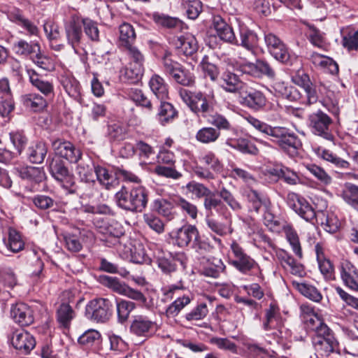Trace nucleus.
<instances>
[{"label":"nucleus","instance_id":"1","mask_svg":"<svg viewBox=\"0 0 358 358\" xmlns=\"http://www.w3.org/2000/svg\"><path fill=\"white\" fill-rule=\"evenodd\" d=\"M246 120L254 128L269 136L272 141L292 157L297 155L298 150L302 146L298 136L286 127H271L252 116L247 117Z\"/></svg>","mask_w":358,"mask_h":358},{"label":"nucleus","instance_id":"2","mask_svg":"<svg viewBox=\"0 0 358 358\" xmlns=\"http://www.w3.org/2000/svg\"><path fill=\"white\" fill-rule=\"evenodd\" d=\"M300 79L309 104L316 103L319 100L333 115H338L339 114L338 103L331 99L333 92L324 83L322 82L315 85L310 83L309 77L306 73H302Z\"/></svg>","mask_w":358,"mask_h":358},{"label":"nucleus","instance_id":"3","mask_svg":"<svg viewBox=\"0 0 358 358\" xmlns=\"http://www.w3.org/2000/svg\"><path fill=\"white\" fill-rule=\"evenodd\" d=\"M115 197L120 208L131 212H142L148 201L147 189L140 185L131 189L122 187Z\"/></svg>","mask_w":358,"mask_h":358},{"label":"nucleus","instance_id":"4","mask_svg":"<svg viewBox=\"0 0 358 358\" xmlns=\"http://www.w3.org/2000/svg\"><path fill=\"white\" fill-rule=\"evenodd\" d=\"M178 94L182 101L194 113H207L215 103V94L213 90L208 93L201 92H192L185 88L180 87Z\"/></svg>","mask_w":358,"mask_h":358},{"label":"nucleus","instance_id":"5","mask_svg":"<svg viewBox=\"0 0 358 358\" xmlns=\"http://www.w3.org/2000/svg\"><path fill=\"white\" fill-rule=\"evenodd\" d=\"M125 50L131 61L128 66L120 72V78L124 82L135 83L142 77L144 71V57L136 46H125Z\"/></svg>","mask_w":358,"mask_h":358},{"label":"nucleus","instance_id":"6","mask_svg":"<svg viewBox=\"0 0 358 358\" xmlns=\"http://www.w3.org/2000/svg\"><path fill=\"white\" fill-rule=\"evenodd\" d=\"M232 257L230 264L243 274L250 272L257 273L259 271L258 264L250 256L247 255L243 248L235 241L230 245Z\"/></svg>","mask_w":358,"mask_h":358},{"label":"nucleus","instance_id":"7","mask_svg":"<svg viewBox=\"0 0 358 358\" xmlns=\"http://www.w3.org/2000/svg\"><path fill=\"white\" fill-rule=\"evenodd\" d=\"M331 124V118L320 110L308 116V127L311 132L328 141L334 139L330 129Z\"/></svg>","mask_w":358,"mask_h":358},{"label":"nucleus","instance_id":"8","mask_svg":"<svg viewBox=\"0 0 358 358\" xmlns=\"http://www.w3.org/2000/svg\"><path fill=\"white\" fill-rule=\"evenodd\" d=\"M112 303L103 298L94 299L89 301L85 307V316L97 322H105L112 314Z\"/></svg>","mask_w":358,"mask_h":358},{"label":"nucleus","instance_id":"9","mask_svg":"<svg viewBox=\"0 0 358 358\" xmlns=\"http://www.w3.org/2000/svg\"><path fill=\"white\" fill-rule=\"evenodd\" d=\"M50 172L52 176L64 189L69 192H73V187L76 185L73 174L60 160H52L49 166Z\"/></svg>","mask_w":358,"mask_h":358},{"label":"nucleus","instance_id":"10","mask_svg":"<svg viewBox=\"0 0 358 358\" xmlns=\"http://www.w3.org/2000/svg\"><path fill=\"white\" fill-rule=\"evenodd\" d=\"M170 238L173 245L180 248H185L199 237V233L194 225L185 224L179 228L173 229L169 234Z\"/></svg>","mask_w":358,"mask_h":358},{"label":"nucleus","instance_id":"11","mask_svg":"<svg viewBox=\"0 0 358 358\" xmlns=\"http://www.w3.org/2000/svg\"><path fill=\"white\" fill-rule=\"evenodd\" d=\"M52 147L57 156L66 159L71 163H77L82 156L80 150L70 141L57 138L52 142Z\"/></svg>","mask_w":358,"mask_h":358},{"label":"nucleus","instance_id":"12","mask_svg":"<svg viewBox=\"0 0 358 358\" xmlns=\"http://www.w3.org/2000/svg\"><path fill=\"white\" fill-rule=\"evenodd\" d=\"M287 202L288 206L305 220L312 221L315 219V210L303 197L290 192L287 194Z\"/></svg>","mask_w":358,"mask_h":358},{"label":"nucleus","instance_id":"13","mask_svg":"<svg viewBox=\"0 0 358 358\" xmlns=\"http://www.w3.org/2000/svg\"><path fill=\"white\" fill-rule=\"evenodd\" d=\"M157 329V324L145 315H136L130 325L131 334L144 338L150 337Z\"/></svg>","mask_w":358,"mask_h":358},{"label":"nucleus","instance_id":"14","mask_svg":"<svg viewBox=\"0 0 358 358\" xmlns=\"http://www.w3.org/2000/svg\"><path fill=\"white\" fill-rule=\"evenodd\" d=\"M240 95L241 103L252 110H259L266 106V99L259 90L245 87Z\"/></svg>","mask_w":358,"mask_h":358},{"label":"nucleus","instance_id":"15","mask_svg":"<svg viewBox=\"0 0 358 358\" xmlns=\"http://www.w3.org/2000/svg\"><path fill=\"white\" fill-rule=\"evenodd\" d=\"M10 317L13 321L20 326H28L34 322V315L31 308L26 303H17L10 308Z\"/></svg>","mask_w":358,"mask_h":358},{"label":"nucleus","instance_id":"16","mask_svg":"<svg viewBox=\"0 0 358 358\" xmlns=\"http://www.w3.org/2000/svg\"><path fill=\"white\" fill-rule=\"evenodd\" d=\"M11 344L16 350L24 354H28L35 347L36 341L34 336L29 332L17 330L13 334Z\"/></svg>","mask_w":358,"mask_h":358},{"label":"nucleus","instance_id":"17","mask_svg":"<svg viewBox=\"0 0 358 358\" xmlns=\"http://www.w3.org/2000/svg\"><path fill=\"white\" fill-rule=\"evenodd\" d=\"M313 345L317 356L328 357L331 354L339 353V345L335 337L312 338Z\"/></svg>","mask_w":358,"mask_h":358},{"label":"nucleus","instance_id":"18","mask_svg":"<svg viewBox=\"0 0 358 358\" xmlns=\"http://www.w3.org/2000/svg\"><path fill=\"white\" fill-rule=\"evenodd\" d=\"M341 276L345 286L352 291L358 292V271L348 260L341 262Z\"/></svg>","mask_w":358,"mask_h":358},{"label":"nucleus","instance_id":"19","mask_svg":"<svg viewBox=\"0 0 358 358\" xmlns=\"http://www.w3.org/2000/svg\"><path fill=\"white\" fill-rule=\"evenodd\" d=\"M244 196L247 199L248 207L250 211H254L259 214L271 206L270 201L267 198L260 195L255 190H246Z\"/></svg>","mask_w":358,"mask_h":358},{"label":"nucleus","instance_id":"20","mask_svg":"<svg viewBox=\"0 0 358 358\" xmlns=\"http://www.w3.org/2000/svg\"><path fill=\"white\" fill-rule=\"evenodd\" d=\"M276 257L282 266L292 274L300 277L305 274L303 266L297 262L294 257L285 250H278L276 252Z\"/></svg>","mask_w":358,"mask_h":358},{"label":"nucleus","instance_id":"21","mask_svg":"<svg viewBox=\"0 0 358 358\" xmlns=\"http://www.w3.org/2000/svg\"><path fill=\"white\" fill-rule=\"evenodd\" d=\"M94 173L98 182L106 189H112L118 185L117 178L110 169L98 165L94 167Z\"/></svg>","mask_w":358,"mask_h":358},{"label":"nucleus","instance_id":"22","mask_svg":"<svg viewBox=\"0 0 358 358\" xmlns=\"http://www.w3.org/2000/svg\"><path fill=\"white\" fill-rule=\"evenodd\" d=\"M27 73L29 76V82L31 85L42 93V96L50 97L54 94V86L52 83L43 79L42 76L39 75L36 71L28 69Z\"/></svg>","mask_w":358,"mask_h":358},{"label":"nucleus","instance_id":"23","mask_svg":"<svg viewBox=\"0 0 358 358\" xmlns=\"http://www.w3.org/2000/svg\"><path fill=\"white\" fill-rule=\"evenodd\" d=\"M213 29L215 31L214 36L223 43H232L235 39V35L232 28L227 24L222 17L217 16L213 20Z\"/></svg>","mask_w":358,"mask_h":358},{"label":"nucleus","instance_id":"24","mask_svg":"<svg viewBox=\"0 0 358 358\" xmlns=\"http://www.w3.org/2000/svg\"><path fill=\"white\" fill-rule=\"evenodd\" d=\"M282 327V319L279 308L274 303H271L269 308L266 310L265 320L263 322V329L265 331L279 329Z\"/></svg>","mask_w":358,"mask_h":358},{"label":"nucleus","instance_id":"25","mask_svg":"<svg viewBox=\"0 0 358 358\" xmlns=\"http://www.w3.org/2000/svg\"><path fill=\"white\" fill-rule=\"evenodd\" d=\"M310 60L315 66L320 67L325 72L329 73L332 75H337L338 73V65L331 57L317 52H313L310 55Z\"/></svg>","mask_w":358,"mask_h":358},{"label":"nucleus","instance_id":"26","mask_svg":"<svg viewBox=\"0 0 358 358\" xmlns=\"http://www.w3.org/2000/svg\"><path fill=\"white\" fill-rule=\"evenodd\" d=\"M221 82V87L226 92L231 93L238 92L241 94L246 87L236 74L229 71L223 73Z\"/></svg>","mask_w":358,"mask_h":358},{"label":"nucleus","instance_id":"27","mask_svg":"<svg viewBox=\"0 0 358 358\" xmlns=\"http://www.w3.org/2000/svg\"><path fill=\"white\" fill-rule=\"evenodd\" d=\"M2 241L6 248L13 252H18L24 248V243L20 233L11 227L6 231Z\"/></svg>","mask_w":358,"mask_h":358},{"label":"nucleus","instance_id":"28","mask_svg":"<svg viewBox=\"0 0 358 358\" xmlns=\"http://www.w3.org/2000/svg\"><path fill=\"white\" fill-rule=\"evenodd\" d=\"M175 206V202L172 203L164 199H157L153 202V210L168 221H171L173 220L177 215L174 209Z\"/></svg>","mask_w":358,"mask_h":358},{"label":"nucleus","instance_id":"29","mask_svg":"<svg viewBox=\"0 0 358 358\" xmlns=\"http://www.w3.org/2000/svg\"><path fill=\"white\" fill-rule=\"evenodd\" d=\"M24 105L34 112L43 111L48 106L47 97L36 93H30L22 96Z\"/></svg>","mask_w":358,"mask_h":358},{"label":"nucleus","instance_id":"30","mask_svg":"<svg viewBox=\"0 0 358 358\" xmlns=\"http://www.w3.org/2000/svg\"><path fill=\"white\" fill-rule=\"evenodd\" d=\"M81 20L78 17L73 16L66 25V36L69 42L73 44L80 42L82 35Z\"/></svg>","mask_w":358,"mask_h":358},{"label":"nucleus","instance_id":"31","mask_svg":"<svg viewBox=\"0 0 358 358\" xmlns=\"http://www.w3.org/2000/svg\"><path fill=\"white\" fill-rule=\"evenodd\" d=\"M205 222L208 228L213 233L220 236H224L228 234H231L234 229L231 227V222L229 221L227 224L222 223L218 220L210 217L209 214H207Z\"/></svg>","mask_w":358,"mask_h":358},{"label":"nucleus","instance_id":"32","mask_svg":"<svg viewBox=\"0 0 358 358\" xmlns=\"http://www.w3.org/2000/svg\"><path fill=\"white\" fill-rule=\"evenodd\" d=\"M152 19L157 26L163 28L182 29L183 25V22L180 19L164 13H154Z\"/></svg>","mask_w":358,"mask_h":358},{"label":"nucleus","instance_id":"33","mask_svg":"<svg viewBox=\"0 0 358 358\" xmlns=\"http://www.w3.org/2000/svg\"><path fill=\"white\" fill-rule=\"evenodd\" d=\"M75 316L74 310L67 303L61 304L57 310V321L60 327L66 329H69L71 321Z\"/></svg>","mask_w":358,"mask_h":358},{"label":"nucleus","instance_id":"34","mask_svg":"<svg viewBox=\"0 0 358 358\" xmlns=\"http://www.w3.org/2000/svg\"><path fill=\"white\" fill-rule=\"evenodd\" d=\"M48 152L46 145L43 142H38L31 145L27 150V157L30 162L41 164L43 162Z\"/></svg>","mask_w":358,"mask_h":358},{"label":"nucleus","instance_id":"35","mask_svg":"<svg viewBox=\"0 0 358 358\" xmlns=\"http://www.w3.org/2000/svg\"><path fill=\"white\" fill-rule=\"evenodd\" d=\"M184 259V255L182 254H179L177 255L176 257H173L171 259L159 257L157 262L158 267L162 272L165 273H170L176 271L177 263H180L183 268L185 267Z\"/></svg>","mask_w":358,"mask_h":358},{"label":"nucleus","instance_id":"36","mask_svg":"<svg viewBox=\"0 0 358 358\" xmlns=\"http://www.w3.org/2000/svg\"><path fill=\"white\" fill-rule=\"evenodd\" d=\"M226 145L231 148L237 149L243 153L256 155L258 152L257 148L254 144L250 142L248 139L243 138H228L226 140Z\"/></svg>","mask_w":358,"mask_h":358},{"label":"nucleus","instance_id":"37","mask_svg":"<svg viewBox=\"0 0 358 358\" xmlns=\"http://www.w3.org/2000/svg\"><path fill=\"white\" fill-rule=\"evenodd\" d=\"M90 160L88 162H81L78 164L76 173L80 178L81 181L86 183H94V167Z\"/></svg>","mask_w":358,"mask_h":358},{"label":"nucleus","instance_id":"38","mask_svg":"<svg viewBox=\"0 0 358 358\" xmlns=\"http://www.w3.org/2000/svg\"><path fill=\"white\" fill-rule=\"evenodd\" d=\"M20 176L23 179L34 181L36 183L42 182L45 173L41 168L34 166L22 167L17 169Z\"/></svg>","mask_w":358,"mask_h":358},{"label":"nucleus","instance_id":"39","mask_svg":"<svg viewBox=\"0 0 358 358\" xmlns=\"http://www.w3.org/2000/svg\"><path fill=\"white\" fill-rule=\"evenodd\" d=\"M102 234L115 238H120L124 234L122 225L115 220H103V224L98 226Z\"/></svg>","mask_w":358,"mask_h":358},{"label":"nucleus","instance_id":"40","mask_svg":"<svg viewBox=\"0 0 358 358\" xmlns=\"http://www.w3.org/2000/svg\"><path fill=\"white\" fill-rule=\"evenodd\" d=\"M149 85L152 92L159 99L163 100L168 97V85L159 76L154 75L149 82Z\"/></svg>","mask_w":358,"mask_h":358},{"label":"nucleus","instance_id":"41","mask_svg":"<svg viewBox=\"0 0 358 358\" xmlns=\"http://www.w3.org/2000/svg\"><path fill=\"white\" fill-rule=\"evenodd\" d=\"M225 268L226 266L221 259L213 257L209 259L208 264L203 268L202 274L207 277L217 278L220 273L224 271Z\"/></svg>","mask_w":358,"mask_h":358},{"label":"nucleus","instance_id":"42","mask_svg":"<svg viewBox=\"0 0 358 358\" xmlns=\"http://www.w3.org/2000/svg\"><path fill=\"white\" fill-rule=\"evenodd\" d=\"M62 236L65 247L69 251L78 252L82 250L83 238L80 232L78 234L65 232Z\"/></svg>","mask_w":358,"mask_h":358},{"label":"nucleus","instance_id":"43","mask_svg":"<svg viewBox=\"0 0 358 358\" xmlns=\"http://www.w3.org/2000/svg\"><path fill=\"white\" fill-rule=\"evenodd\" d=\"M220 136V131L215 127H204L196 132L195 138L203 144H209L215 142Z\"/></svg>","mask_w":358,"mask_h":358},{"label":"nucleus","instance_id":"44","mask_svg":"<svg viewBox=\"0 0 358 358\" xmlns=\"http://www.w3.org/2000/svg\"><path fill=\"white\" fill-rule=\"evenodd\" d=\"M296 289L305 297L315 302H320L322 299L320 292L314 286L305 282H293Z\"/></svg>","mask_w":358,"mask_h":358},{"label":"nucleus","instance_id":"45","mask_svg":"<svg viewBox=\"0 0 358 358\" xmlns=\"http://www.w3.org/2000/svg\"><path fill=\"white\" fill-rule=\"evenodd\" d=\"M158 120L162 125L172 122L178 115V112L172 104L168 102H162L159 112Z\"/></svg>","mask_w":358,"mask_h":358},{"label":"nucleus","instance_id":"46","mask_svg":"<svg viewBox=\"0 0 358 358\" xmlns=\"http://www.w3.org/2000/svg\"><path fill=\"white\" fill-rule=\"evenodd\" d=\"M203 208L210 215L213 213V210H215L217 213L221 214L227 209L226 206L222 200L217 199L215 194L212 192L205 197L203 200Z\"/></svg>","mask_w":358,"mask_h":358},{"label":"nucleus","instance_id":"47","mask_svg":"<svg viewBox=\"0 0 358 358\" xmlns=\"http://www.w3.org/2000/svg\"><path fill=\"white\" fill-rule=\"evenodd\" d=\"M116 308L118 321L123 323L127 320L131 312L136 308V304L124 299L117 300Z\"/></svg>","mask_w":358,"mask_h":358},{"label":"nucleus","instance_id":"48","mask_svg":"<svg viewBox=\"0 0 358 358\" xmlns=\"http://www.w3.org/2000/svg\"><path fill=\"white\" fill-rule=\"evenodd\" d=\"M190 302L191 299L187 295H183L181 297L178 296L166 308V315L169 317L177 316L179 313Z\"/></svg>","mask_w":358,"mask_h":358},{"label":"nucleus","instance_id":"49","mask_svg":"<svg viewBox=\"0 0 358 358\" xmlns=\"http://www.w3.org/2000/svg\"><path fill=\"white\" fill-rule=\"evenodd\" d=\"M175 205L180 209L182 213L192 220H196L198 216V208L196 205L179 196L175 200Z\"/></svg>","mask_w":358,"mask_h":358},{"label":"nucleus","instance_id":"50","mask_svg":"<svg viewBox=\"0 0 358 358\" xmlns=\"http://www.w3.org/2000/svg\"><path fill=\"white\" fill-rule=\"evenodd\" d=\"M287 241L289 243L293 252L299 258L302 257V251L298 235L295 230L290 226L283 227Z\"/></svg>","mask_w":358,"mask_h":358},{"label":"nucleus","instance_id":"51","mask_svg":"<svg viewBox=\"0 0 358 358\" xmlns=\"http://www.w3.org/2000/svg\"><path fill=\"white\" fill-rule=\"evenodd\" d=\"M342 195L344 201L358 212V186L348 184Z\"/></svg>","mask_w":358,"mask_h":358},{"label":"nucleus","instance_id":"52","mask_svg":"<svg viewBox=\"0 0 358 358\" xmlns=\"http://www.w3.org/2000/svg\"><path fill=\"white\" fill-rule=\"evenodd\" d=\"M268 48L270 54L282 63L291 64L292 59L295 58L289 54L286 46H268Z\"/></svg>","mask_w":358,"mask_h":358},{"label":"nucleus","instance_id":"53","mask_svg":"<svg viewBox=\"0 0 358 358\" xmlns=\"http://www.w3.org/2000/svg\"><path fill=\"white\" fill-rule=\"evenodd\" d=\"M230 177L236 180H241L242 182L251 185L256 182L255 178L253 176L245 169L239 168L236 166H232L229 173Z\"/></svg>","mask_w":358,"mask_h":358},{"label":"nucleus","instance_id":"54","mask_svg":"<svg viewBox=\"0 0 358 358\" xmlns=\"http://www.w3.org/2000/svg\"><path fill=\"white\" fill-rule=\"evenodd\" d=\"M143 218L148 227L157 234H160L164 231V223L156 215L147 213L143 215Z\"/></svg>","mask_w":358,"mask_h":358},{"label":"nucleus","instance_id":"55","mask_svg":"<svg viewBox=\"0 0 358 358\" xmlns=\"http://www.w3.org/2000/svg\"><path fill=\"white\" fill-rule=\"evenodd\" d=\"M36 48L38 49L39 46H13V50L21 56H29L36 63L43 64V62L39 61L42 59V55L36 52V50L34 49Z\"/></svg>","mask_w":358,"mask_h":358},{"label":"nucleus","instance_id":"56","mask_svg":"<svg viewBox=\"0 0 358 358\" xmlns=\"http://www.w3.org/2000/svg\"><path fill=\"white\" fill-rule=\"evenodd\" d=\"M101 282L113 292L122 295H123L127 286L125 283L120 281L117 278L108 275L101 276Z\"/></svg>","mask_w":358,"mask_h":358},{"label":"nucleus","instance_id":"57","mask_svg":"<svg viewBox=\"0 0 358 358\" xmlns=\"http://www.w3.org/2000/svg\"><path fill=\"white\" fill-rule=\"evenodd\" d=\"M317 154L323 159L331 162L338 168L348 169L350 166L348 162L337 157L328 150L319 148Z\"/></svg>","mask_w":358,"mask_h":358},{"label":"nucleus","instance_id":"58","mask_svg":"<svg viewBox=\"0 0 358 358\" xmlns=\"http://www.w3.org/2000/svg\"><path fill=\"white\" fill-rule=\"evenodd\" d=\"M136 38V34L133 27L128 24L124 23L120 26V41L124 43V45H131Z\"/></svg>","mask_w":358,"mask_h":358},{"label":"nucleus","instance_id":"59","mask_svg":"<svg viewBox=\"0 0 358 358\" xmlns=\"http://www.w3.org/2000/svg\"><path fill=\"white\" fill-rule=\"evenodd\" d=\"M208 313V308L207 305L204 303H201L191 310L185 315L187 321H197L203 320L206 317Z\"/></svg>","mask_w":358,"mask_h":358},{"label":"nucleus","instance_id":"60","mask_svg":"<svg viewBox=\"0 0 358 358\" xmlns=\"http://www.w3.org/2000/svg\"><path fill=\"white\" fill-rule=\"evenodd\" d=\"M306 168L313 176H314L322 184L329 185L331 182V178L321 167L313 164H308L306 165Z\"/></svg>","mask_w":358,"mask_h":358},{"label":"nucleus","instance_id":"61","mask_svg":"<svg viewBox=\"0 0 358 358\" xmlns=\"http://www.w3.org/2000/svg\"><path fill=\"white\" fill-rule=\"evenodd\" d=\"M183 5L189 19H196L202 11V3L200 0H185Z\"/></svg>","mask_w":358,"mask_h":358},{"label":"nucleus","instance_id":"62","mask_svg":"<svg viewBox=\"0 0 358 358\" xmlns=\"http://www.w3.org/2000/svg\"><path fill=\"white\" fill-rule=\"evenodd\" d=\"M62 85L65 89L67 94L74 98L77 99L80 94V87L78 80L73 78H65L62 80Z\"/></svg>","mask_w":358,"mask_h":358},{"label":"nucleus","instance_id":"63","mask_svg":"<svg viewBox=\"0 0 358 358\" xmlns=\"http://www.w3.org/2000/svg\"><path fill=\"white\" fill-rule=\"evenodd\" d=\"M209 124L213 125L218 131L220 129L229 130L231 129V124L229 120L222 115L215 113L209 115L208 118Z\"/></svg>","mask_w":358,"mask_h":358},{"label":"nucleus","instance_id":"64","mask_svg":"<svg viewBox=\"0 0 358 358\" xmlns=\"http://www.w3.org/2000/svg\"><path fill=\"white\" fill-rule=\"evenodd\" d=\"M187 191L194 195L197 199L204 198L210 193V190L201 183L195 181L189 182L186 185Z\"/></svg>","mask_w":358,"mask_h":358}]
</instances>
